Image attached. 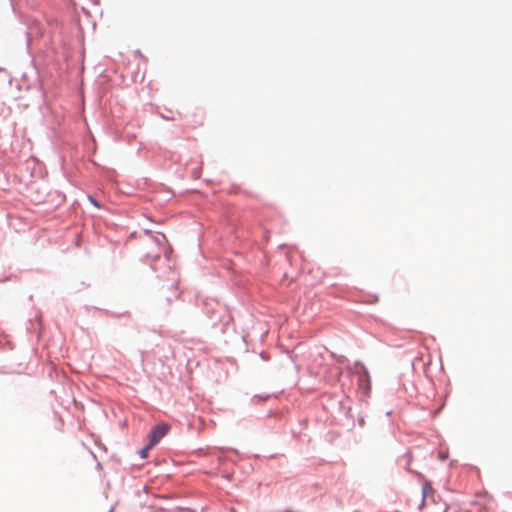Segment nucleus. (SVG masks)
Instances as JSON below:
<instances>
[{
    "instance_id": "obj_1",
    "label": "nucleus",
    "mask_w": 512,
    "mask_h": 512,
    "mask_svg": "<svg viewBox=\"0 0 512 512\" xmlns=\"http://www.w3.org/2000/svg\"><path fill=\"white\" fill-rule=\"evenodd\" d=\"M169 426L165 423H160L152 427L148 437L150 446H155L166 435Z\"/></svg>"
},
{
    "instance_id": "obj_2",
    "label": "nucleus",
    "mask_w": 512,
    "mask_h": 512,
    "mask_svg": "<svg viewBox=\"0 0 512 512\" xmlns=\"http://www.w3.org/2000/svg\"><path fill=\"white\" fill-rule=\"evenodd\" d=\"M355 365L361 368V372L359 373L358 377V384L362 389L365 390V393H367L371 389L369 372L361 362L357 361Z\"/></svg>"
},
{
    "instance_id": "obj_3",
    "label": "nucleus",
    "mask_w": 512,
    "mask_h": 512,
    "mask_svg": "<svg viewBox=\"0 0 512 512\" xmlns=\"http://www.w3.org/2000/svg\"><path fill=\"white\" fill-rule=\"evenodd\" d=\"M145 234L149 236L154 245H156L160 250L165 251L164 243L166 242V237L164 234L158 233L154 235L150 230H145Z\"/></svg>"
},
{
    "instance_id": "obj_4",
    "label": "nucleus",
    "mask_w": 512,
    "mask_h": 512,
    "mask_svg": "<svg viewBox=\"0 0 512 512\" xmlns=\"http://www.w3.org/2000/svg\"><path fill=\"white\" fill-rule=\"evenodd\" d=\"M153 446H150V443L148 442L146 444V446H144L140 451H139V456L144 459L147 457V454H148V451L152 448Z\"/></svg>"
},
{
    "instance_id": "obj_5",
    "label": "nucleus",
    "mask_w": 512,
    "mask_h": 512,
    "mask_svg": "<svg viewBox=\"0 0 512 512\" xmlns=\"http://www.w3.org/2000/svg\"><path fill=\"white\" fill-rule=\"evenodd\" d=\"M429 485L427 483H425L422 487V504L424 503L425 501V498L427 496V493H428V489H429Z\"/></svg>"
},
{
    "instance_id": "obj_6",
    "label": "nucleus",
    "mask_w": 512,
    "mask_h": 512,
    "mask_svg": "<svg viewBox=\"0 0 512 512\" xmlns=\"http://www.w3.org/2000/svg\"><path fill=\"white\" fill-rule=\"evenodd\" d=\"M89 201L91 202V204L95 207H100L99 203L97 200H95L92 196H89Z\"/></svg>"
},
{
    "instance_id": "obj_7",
    "label": "nucleus",
    "mask_w": 512,
    "mask_h": 512,
    "mask_svg": "<svg viewBox=\"0 0 512 512\" xmlns=\"http://www.w3.org/2000/svg\"><path fill=\"white\" fill-rule=\"evenodd\" d=\"M146 256H147V257H151V258H153V259H157L160 255H159V254L151 255V254H149V253H148Z\"/></svg>"
},
{
    "instance_id": "obj_8",
    "label": "nucleus",
    "mask_w": 512,
    "mask_h": 512,
    "mask_svg": "<svg viewBox=\"0 0 512 512\" xmlns=\"http://www.w3.org/2000/svg\"><path fill=\"white\" fill-rule=\"evenodd\" d=\"M8 1H9V4H10L12 10L15 11V8H14V5H13V0H8Z\"/></svg>"
},
{
    "instance_id": "obj_9",
    "label": "nucleus",
    "mask_w": 512,
    "mask_h": 512,
    "mask_svg": "<svg viewBox=\"0 0 512 512\" xmlns=\"http://www.w3.org/2000/svg\"><path fill=\"white\" fill-rule=\"evenodd\" d=\"M359 424L362 426L364 424V420L363 419H360L359 420Z\"/></svg>"
},
{
    "instance_id": "obj_10",
    "label": "nucleus",
    "mask_w": 512,
    "mask_h": 512,
    "mask_svg": "<svg viewBox=\"0 0 512 512\" xmlns=\"http://www.w3.org/2000/svg\"><path fill=\"white\" fill-rule=\"evenodd\" d=\"M4 280H5V279H1V278H0V282H2V281H4Z\"/></svg>"
},
{
    "instance_id": "obj_11",
    "label": "nucleus",
    "mask_w": 512,
    "mask_h": 512,
    "mask_svg": "<svg viewBox=\"0 0 512 512\" xmlns=\"http://www.w3.org/2000/svg\"><path fill=\"white\" fill-rule=\"evenodd\" d=\"M284 512H290V511L287 510V511H284Z\"/></svg>"
}]
</instances>
